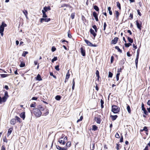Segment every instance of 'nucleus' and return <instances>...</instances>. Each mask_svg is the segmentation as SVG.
<instances>
[{
	"instance_id": "a211bd4d",
	"label": "nucleus",
	"mask_w": 150,
	"mask_h": 150,
	"mask_svg": "<svg viewBox=\"0 0 150 150\" xmlns=\"http://www.w3.org/2000/svg\"><path fill=\"white\" fill-rule=\"evenodd\" d=\"M43 9L44 11H45V12H47L48 10H51V8L50 7L48 6V7L45 6L44 7Z\"/></svg>"
},
{
	"instance_id": "774afa93",
	"label": "nucleus",
	"mask_w": 150,
	"mask_h": 150,
	"mask_svg": "<svg viewBox=\"0 0 150 150\" xmlns=\"http://www.w3.org/2000/svg\"><path fill=\"white\" fill-rule=\"evenodd\" d=\"M3 140L4 142H6V143L7 142V139H6V137H4Z\"/></svg>"
},
{
	"instance_id": "69168bd1",
	"label": "nucleus",
	"mask_w": 150,
	"mask_h": 150,
	"mask_svg": "<svg viewBox=\"0 0 150 150\" xmlns=\"http://www.w3.org/2000/svg\"><path fill=\"white\" fill-rule=\"evenodd\" d=\"M96 89L97 91H98L99 89V88L98 87V84L97 83H96Z\"/></svg>"
},
{
	"instance_id": "b1692460",
	"label": "nucleus",
	"mask_w": 150,
	"mask_h": 150,
	"mask_svg": "<svg viewBox=\"0 0 150 150\" xmlns=\"http://www.w3.org/2000/svg\"><path fill=\"white\" fill-rule=\"evenodd\" d=\"M98 129V127L95 125H93L92 126V130L93 131H97Z\"/></svg>"
},
{
	"instance_id": "dca6fc26",
	"label": "nucleus",
	"mask_w": 150,
	"mask_h": 150,
	"mask_svg": "<svg viewBox=\"0 0 150 150\" xmlns=\"http://www.w3.org/2000/svg\"><path fill=\"white\" fill-rule=\"evenodd\" d=\"M71 141H68L66 143V147H64V148H67V150L68 148L71 146Z\"/></svg>"
},
{
	"instance_id": "e2e57ef3",
	"label": "nucleus",
	"mask_w": 150,
	"mask_h": 150,
	"mask_svg": "<svg viewBox=\"0 0 150 150\" xmlns=\"http://www.w3.org/2000/svg\"><path fill=\"white\" fill-rule=\"evenodd\" d=\"M56 50V48L54 46H53L51 48V50L52 52L55 51Z\"/></svg>"
},
{
	"instance_id": "864d4df0",
	"label": "nucleus",
	"mask_w": 150,
	"mask_h": 150,
	"mask_svg": "<svg viewBox=\"0 0 150 150\" xmlns=\"http://www.w3.org/2000/svg\"><path fill=\"white\" fill-rule=\"evenodd\" d=\"M59 64L55 66V69L56 70L58 71H59V70H60V69H59Z\"/></svg>"
},
{
	"instance_id": "473e14b6",
	"label": "nucleus",
	"mask_w": 150,
	"mask_h": 150,
	"mask_svg": "<svg viewBox=\"0 0 150 150\" xmlns=\"http://www.w3.org/2000/svg\"><path fill=\"white\" fill-rule=\"evenodd\" d=\"M108 11H109V14L110 15H112V11L111 10V7H110V6L108 7Z\"/></svg>"
},
{
	"instance_id": "a19ab883",
	"label": "nucleus",
	"mask_w": 150,
	"mask_h": 150,
	"mask_svg": "<svg viewBox=\"0 0 150 150\" xmlns=\"http://www.w3.org/2000/svg\"><path fill=\"white\" fill-rule=\"evenodd\" d=\"M61 98V97L59 95H57L55 97V99L57 100H60Z\"/></svg>"
},
{
	"instance_id": "393cba45",
	"label": "nucleus",
	"mask_w": 150,
	"mask_h": 150,
	"mask_svg": "<svg viewBox=\"0 0 150 150\" xmlns=\"http://www.w3.org/2000/svg\"><path fill=\"white\" fill-rule=\"evenodd\" d=\"M125 63V62L124 61V59H122L119 62V65L121 67L122 66H123V64Z\"/></svg>"
},
{
	"instance_id": "338daca9",
	"label": "nucleus",
	"mask_w": 150,
	"mask_h": 150,
	"mask_svg": "<svg viewBox=\"0 0 150 150\" xmlns=\"http://www.w3.org/2000/svg\"><path fill=\"white\" fill-rule=\"evenodd\" d=\"M6 147L4 145H3L1 147V150H5Z\"/></svg>"
},
{
	"instance_id": "3c124183",
	"label": "nucleus",
	"mask_w": 150,
	"mask_h": 150,
	"mask_svg": "<svg viewBox=\"0 0 150 150\" xmlns=\"http://www.w3.org/2000/svg\"><path fill=\"white\" fill-rule=\"evenodd\" d=\"M75 13H72L71 14V18L72 19L74 18L75 17Z\"/></svg>"
},
{
	"instance_id": "cd10ccee",
	"label": "nucleus",
	"mask_w": 150,
	"mask_h": 150,
	"mask_svg": "<svg viewBox=\"0 0 150 150\" xmlns=\"http://www.w3.org/2000/svg\"><path fill=\"white\" fill-rule=\"evenodd\" d=\"M124 68V66H122L120 67V69H118L117 70V72L118 73H120V72H122V70Z\"/></svg>"
},
{
	"instance_id": "0eeeda50",
	"label": "nucleus",
	"mask_w": 150,
	"mask_h": 150,
	"mask_svg": "<svg viewBox=\"0 0 150 150\" xmlns=\"http://www.w3.org/2000/svg\"><path fill=\"white\" fill-rule=\"evenodd\" d=\"M136 25L138 29L141 30L142 27V22L140 21L137 20L136 21Z\"/></svg>"
},
{
	"instance_id": "20e7f679",
	"label": "nucleus",
	"mask_w": 150,
	"mask_h": 150,
	"mask_svg": "<svg viewBox=\"0 0 150 150\" xmlns=\"http://www.w3.org/2000/svg\"><path fill=\"white\" fill-rule=\"evenodd\" d=\"M16 120H17V122H18L19 123L21 122L22 121L20 118L16 116L15 117V118L11 119L10 122V124L13 125H14L16 123Z\"/></svg>"
},
{
	"instance_id": "ea45409f",
	"label": "nucleus",
	"mask_w": 150,
	"mask_h": 150,
	"mask_svg": "<svg viewBox=\"0 0 150 150\" xmlns=\"http://www.w3.org/2000/svg\"><path fill=\"white\" fill-rule=\"evenodd\" d=\"M65 6H66L67 7H69L70 8H71V6H70V5H69L68 4H62V5L61 6V7H64Z\"/></svg>"
},
{
	"instance_id": "f8f14e48",
	"label": "nucleus",
	"mask_w": 150,
	"mask_h": 150,
	"mask_svg": "<svg viewBox=\"0 0 150 150\" xmlns=\"http://www.w3.org/2000/svg\"><path fill=\"white\" fill-rule=\"evenodd\" d=\"M90 32L91 34L94 37L93 39H94L97 35L96 33H95L94 31L91 28L90 29Z\"/></svg>"
},
{
	"instance_id": "c03bdc74",
	"label": "nucleus",
	"mask_w": 150,
	"mask_h": 150,
	"mask_svg": "<svg viewBox=\"0 0 150 150\" xmlns=\"http://www.w3.org/2000/svg\"><path fill=\"white\" fill-rule=\"evenodd\" d=\"M36 103L35 102L33 103L30 105V107L31 108H35L36 106Z\"/></svg>"
},
{
	"instance_id": "a18cd8bd",
	"label": "nucleus",
	"mask_w": 150,
	"mask_h": 150,
	"mask_svg": "<svg viewBox=\"0 0 150 150\" xmlns=\"http://www.w3.org/2000/svg\"><path fill=\"white\" fill-rule=\"evenodd\" d=\"M125 47H128L130 46L132 44H131V43H125Z\"/></svg>"
},
{
	"instance_id": "f257e3e1",
	"label": "nucleus",
	"mask_w": 150,
	"mask_h": 150,
	"mask_svg": "<svg viewBox=\"0 0 150 150\" xmlns=\"http://www.w3.org/2000/svg\"><path fill=\"white\" fill-rule=\"evenodd\" d=\"M45 110V112H43V115L46 116L49 114V110L46 108H45L41 105H39L37 107L33 108L31 111V114L35 115L37 117H40L42 114L41 111Z\"/></svg>"
},
{
	"instance_id": "f03ea898",
	"label": "nucleus",
	"mask_w": 150,
	"mask_h": 150,
	"mask_svg": "<svg viewBox=\"0 0 150 150\" xmlns=\"http://www.w3.org/2000/svg\"><path fill=\"white\" fill-rule=\"evenodd\" d=\"M64 134H62L59 139L58 142L61 144L64 145L67 140V137H64Z\"/></svg>"
},
{
	"instance_id": "39448f33",
	"label": "nucleus",
	"mask_w": 150,
	"mask_h": 150,
	"mask_svg": "<svg viewBox=\"0 0 150 150\" xmlns=\"http://www.w3.org/2000/svg\"><path fill=\"white\" fill-rule=\"evenodd\" d=\"M7 25L4 22H2L1 25L0 26V33L2 36L4 35L3 32L4 29V27H6Z\"/></svg>"
},
{
	"instance_id": "e433bc0d",
	"label": "nucleus",
	"mask_w": 150,
	"mask_h": 150,
	"mask_svg": "<svg viewBox=\"0 0 150 150\" xmlns=\"http://www.w3.org/2000/svg\"><path fill=\"white\" fill-rule=\"evenodd\" d=\"M127 111L129 113H131V110L130 107L129 105H128L127 104Z\"/></svg>"
},
{
	"instance_id": "2eb2a0df",
	"label": "nucleus",
	"mask_w": 150,
	"mask_h": 150,
	"mask_svg": "<svg viewBox=\"0 0 150 150\" xmlns=\"http://www.w3.org/2000/svg\"><path fill=\"white\" fill-rule=\"evenodd\" d=\"M115 15H116V17L117 20L119 19V16L120 13L117 11H115Z\"/></svg>"
},
{
	"instance_id": "423d86ee",
	"label": "nucleus",
	"mask_w": 150,
	"mask_h": 150,
	"mask_svg": "<svg viewBox=\"0 0 150 150\" xmlns=\"http://www.w3.org/2000/svg\"><path fill=\"white\" fill-rule=\"evenodd\" d=\"M101 116L99 115H96L94 117V120L98 124H100L101 123L102 119H101Z\"/></svg>"
},
{
	"instance_id": "f3484780",
	"label": "nucleus",
	"mask_w": 150,
	"mask_h": 150,
	"mask_svg": "<svg viewBox=\"0 0 150 150\" xmlns=\"http://www.w3.org/2000/svg\"><path fill=\"white\" fill-rule=\"evenodd\" d=\"M56 147L57 149L59 150H67L66 148L61 147L59 145H56Z\"/></svg>"
},
{
	"instance_id": "052dcab7",
	"label": "nucleus",
	"mask_w": 150,
	"mask_h": 150,
	"mask_svg": "<svg viewBox=\"0 0 150 150\" xmlns=\"http://www.w3.org/2000/svg\"><path fill=\"white\" fill-rule=\"evenodd\" d=\"M107 26V24L106 22H104V23L103 25V30L105 31L106 29V28Z\"/></svg>"
},
{
	"instance_id": "4d7b16f0",
	"label": "nucleus",
	"mask_w": 150,
	"mask_h": 150,
	"mask_svg": "<svg viewBox=\"0 0 150 150\" xmlns=\"http://www.w3.org/2000/svg\"><path fill=\"white\" fill-rule=\"evenodd\" d=\"M57 59V57H54V58L52 60V62H54L55 61H56Z\"/></svg>"
},
{
	"instance_id": "7c9ffc66",
	"label": "nucleus",
	"mask_w": 150,
	"mask_h": 150,
	"mask_svg": "<svg viewBox=\"0 0 150 150\" xmlns=\"http://www.w3.org/2000/svg\"><path fill=\"white\" fill-rule=\"evenodd\" d=\"M133 13H131L130 14L129 16V17L128 18V19L129 20H132L133 19Z\"/></svg>"
},
{
	"instance_id": "4be33fe9",
	"label": "nucleus",
	"mask_w": 150,
	"mask_h": 150,
	"mask_svg": "<svg viewBox=\"0 0 150 150\" xmlns=\"http://www.w3.org/2000/svg\"><path fill=\"white\" fill-rule=\"evenodd\" d=\"M20 116L23 120H24L25 118V112H23L21 113L20 115Z\"/></svg>"
},
{
	"instance_id": "49530a36",
	"label": "nucleus",
	"mask_w": 150,
	"mask_h": 150,
	"mask_svg": "<svg viewBox=\"0 0 150 150\" xmlns=\"http://www.w3.org/2000/svg\"><path fill=\"white\" fill-rule=\"evenodd\" d=\"M100 103L101 108H103L104 107V106L103 105L104 104V101L102 99H101L100 100Z\"/></svg>"
},
{
	"instance_id": "9b49d317",
	"label": "nucleus",
	"mask_w": 150,
	"mask_h": 150,
	"mask_svg": "<svg viewBox=\"0 0 150 150\" xmlns=\"http://www.w3.org/2000/svg\"><path fill=\"white\" fill-rule=\"evenodd\" d=\"M98 13H97L96 12L94 11L93 12V16L94 17L96 21H98Z\"/></svg>"
},
{
	"instance_id": "de8ad7c7",
	"label": "nucleus",
	"mask_w": 150,
	"mask_h": 150,
	"mask_svg": "<svg viewBox=\"0 0 150 150\" xmlns=\"http://www.w3.org/2000/svg\"><path fill=\"white\" fill-rule=\"evenodd\" d=\"M4 97H5L7 98H8L9 97V96L8 95V92L7 91H5V92L4 96Z\"/></svg>"
},
{
	"instance_id": "8fccbe9b",
	"label": "nucleus",
	"mask_w": 150,
	"mask_h": 150,
	"mask_svg": "<svg viewBox=\"0 0 150 150\" xmlns=\"http://www.w3.org/2000/svg\"><path fill=\"white\" fill-rule=\"evenodd\" d=\"M50 76H52L54 79H56L57 78L56 76L54 75L52 72H50Z\"/></svg>"
},
{
	"instance_id": "412c9836",
	"label": "nucleus",
	"mask_w": 150,
	"mask_h": 150,
	"mask_svg": "<svg viewBox=\"0 0 150 150\" xmlns=\"http://www.w3.org/2000/svg\"><path fill=\"white\" fill-rule=\"evenodd\" d=\"M149 147L150 149V141L149 142V143L147 144L145 148L143 150H149Z\"/></svg>"
},
{
	"instance_id": "4468645a",
	"label": "nucleus",
	"mask_w": 150,
	"mask_h": 150,
	"mask_svg": "<svg viewBox=\"0 0 150 150\" xmlns=\"http://www.w3.org/2000/svg\"><path fill=\"white\" fill-rule=\"evenodd\" d=\"M110 117H111L112 120L113 121H114L116 120V119L117 118L118 116L117 115H110Z\"/></svg>"
},
{
	"instance_id": "37998d69",
	"label": "nucleus",
	"mask_w": 150,
	"mask_h": 150,
	"mask_svg": "<svg viewBox=\"0 0 150 150\" xmlns=\"http://www.w3.org/2000/svg\"><path fill=\"white\" fill-rule=\"evenodd\" d=\"M72 90H74V89L75 85V82L74 80V79H73L72 81Z\"/></svg>"
},
{
	"instance_id": "ddd939ff",
	"label": "nucleus",
	"mask_w": 150,
	"mask_h": 150,
	"mask_svg": "<svg viewBox=\"0 0 150 150\" xmlns=\"http://www.w3.org/2000/svg\"><path fill=\"white\" fill-rule=\"evenodd\" d=\"M7 99V98L4 96L2 97V98H1V97L0 96V104H1L2 102H5Z\"/></svg>"
},
{
	"instance_id": "aec40b11",
	"label": "nucleus",
	"mask_w": 150,
	"mask_h": 150,
	"mask_svg": "<svg viewBox=\"0 0 150 150\" xmlns=\"http://www.w3.org/2000/svg\"><path fill=\"white\" fill-rule=\"evenodd\" d=\"M35 79L36 80L38 81H41L42 80V79L41 77V76L39 74H38L36 77H35Z\"/></svg>"
},
{
	"instance_id": "79ce46f5",
	"label": "nucleus",
	"mask_w": 150,
	"mask_h": 150,
	"mask_svg": "<svg viewBox=\"0 0 150 150\" xmlns=\"http://www.w3.org/2000/svg\"><path fill=\"white\" fill-rule=\"evenodd\" d=\"M70 74L69 73V71H68L67 72L66 76V79H68L70 77Z\"/></svg>"
},
{
	"instance_id": "c756f323",
	"label": "nucleus",
	"mask_w": 150,
	"mask_h": 150,
	"mask_svg": "<svg viewBox=\"0 0 150 150\" xmlns=\"http://www.w3.org/2000/svg\"><path fill=\"white\" fill-rule=\"evenodd\" d=\"M25 66V63L23 61H21V64L20 66L21 67H23Z\"/></svg>"
},
{
	"instance_id": "6ab92c4d",
	"label": "nucleus",
	"mask_w": 150,
	"mask_h": 150,
	"mask_svg": "<svg viewBox=\"0 0 150 150\" xmlns=\"http://www.w3.org/2000/svg\"><path fill=\"white\" fill-rule=\"evenodd\" d=\"M143 131H145L146 132H148V127H144L143 129H141L140 130V132H143Z\"/></svg>"
},
{
	"instance_id": "680f3d73",
	"label": "nucleus",
	"mask_w": 150,
	"mask_h": 150,
	"mask_svg": "<svg viewBox=\"0 0 150 150\" xmlns=\"http://www.w3.org/2000/svg\"><path fill=\"white\" fill-rule=\"evenodd\" d=\"M114 57L113 56H112L111 57L110 63L111 64L114 61Z\"/></svg>"
},
{
	"instance_id": "5fc2aeb1",
	"label": "nucleus",
	"mask_w": 150,
	"mask_h": 150,
	"mask_svg": "<svg viewBox=\"0 0 150 150\" xmlns=\"http://www.w3.org/2000/svg\"><path fill=\"white\" fill-rule=\"evenodd\" d=\"M120 75V73H118L116 75V80L118 81L119 80V76Z\"/></svg>"
},
{
	"instance_id": "09e8293b",
	"label": "nucleus",
	"mask_w": 150,
	"mask_h": 150,
	"mask_svg": "<svg viewBox=\"0 0 150 150\" xmlns=\"http://www.w3.org/2000/svg\"><path fill=\"white\" fill-rule=\"evenodd\" d=\"M115 48L118 51L122 53V50L120 49L119 47L118 46H116L115 47Z\"/></svg>"
},
{
	"instance_id": "1a4fd4ad",
	"label": "nucleus",
	"mask_w": 150,
	"mask_h": 150,
	"mask_svg": "<svg viewBox=\"0 0 150 150\" xmlns=\"http://www.w3.org/2000/svg\"><path fill=\"white\" fill-rule=\"evenodd\" d=\"M84 40L85 42L86 43V44H87L88 45L91 47H96V45L93 44L91 42L88 40L86 39H85Z\"/></svg>"
},
{
	"instance_id": "bb28decb",
	"label": "nucleus",
	"mask_w": 150,
	"mask_h": 150,
	"mask_svg": "<svg viewBox=\"0 0 150 150\" xmlns=\"http://www.w3.org/2000/svg\"><path fill=\"white\" fill-rule=\"evenodd\" d=\"M94 9H95L97 12H98V13H99V9L98 7L96 5H94L93 7Z\"/></svg>"
},
{
	"instance_id": "6e6d98bb",
	"label": "nucleus",
	"mask_w": 150,
	"mask_h": 150,
	"mask_svg": "<svg viewBox=\"0 0 150 150\" xmlns=\"http://www.w3.org/2000/svg\"><path fill=\"white\" fill-rule=\"evenodd\" d=\"M138 61V59L136 58L135 60V63L136 64V66L137 68V64Z\"/></svg>"
},
{
	"instance_id": "72a5a7b5",
	"label": "nucleus",
	"mask_w": 150,
	"mask_h": 150,
	"mask_svg": "<svg viewBox=\"0 0 150 150\" xmlns=\"http://www.w3.org/2000/svg\"><path fill=\"white\" fill-rule=\"evenodd\" d=\"M81 19L84 23H85L86 22L87 20L86 19L85 17L83 15H82L81 16Z\"/></svg>"
},
{
	"instance_id": "7ed1b4c3",
	"label": "nucleus",
	"mask_w": 150,
	"mask_h": 150,
	"mask_svg": "<svg viewBox=\"0 0 150 150\" xmlns=\"http://www.w3.org/2000/svg\"><path fill=\"white\" fill-rule=\"evenodd\" d=\"M120 111V108L116 105H112L111 107V111L114 113H119Z\"/></svg>"
},
{
	"instance_id": "bf43d9fd",
	"label": "nucleus",
	"mask_w": 150,
	"mask_h": 150,
	"mask_svg": "<svg viewBox=\"0 0 150 150\" xmlns=\"http://www.w3.org/2000/svg\"><path fill=\"white\" fill-rule=\"evenodd\" d=\"M83 118V116H81L80 117V119H79L77 121V122L78 123L79 122L82 121V120Z\"/></svg>"
},
{
	"instance_id": "5701e85b",
	"label": "nucleus",
	"mask_w": 150,
	"mask_h": 150,
	"mask_svg": "<svg viewBox=\"0 0 150 150\" xmlns=\"http://www.w3.org/2000/svg\"><path fill=\"white\" fill-rule=\"evenodd\" d=\"M121 148V145L120 144L117 143L116 144V146H115V148L117 150H120Z\"/></svg>"
},
{
	"instance_id": "a878e982",
	"label": "nucleus",
	"mask_w": 150,
	"mask_h": 150,
	"mask_svg": "<svg viewBox=\"0 0 150 150\" xmlns=\"http://www.w3.org/2000/svg\"><path fill=\"white\" fill-rule=\"evenodd\" d=\"M126 37L127 38L129 42H130V43H132L133 40L131 38L127 36V35H125Z\"/></svg>"
},
{
	"instance_id": "f704fd0d",
	"label": "nucleus",
	"mask_w": 150,
	"mask_h": 150,
	"mask_svg": "<svg viewBox=\"0 0 150 150\" xmlns=\"http://www.w3.org/2000/svg\"><path fill=\"white\" fill-rule=\"evenodd\" d=\"M9 75V74H1L0 76L2 78H4Z\"/></svg>"
},
{
	"instance_id": "c85d7f7f",
	"label": "nucleus",
	"mask_w": 150,
	"mask_h": 150,
	"mask_svg": "<svg viewBox=\"0 0 150 150\" xmlns=\"http://www.w3.org/2000/svg\"><path fill=\"white\" fill-rule=\"evenodd\" d=\"M13 129V128H10L8 129V131L7 134V135L8 136L11 134V132H12Z\"/></svg>"
},
{
	"instance_id": "58836bf2",
	"label": "nucleus",
	"mask_w": 150,
	"mask_h": 150,
	"mask_svg": "<svg viewBox=\"0 0 150 150\" xmlns=\"http://www.w3.org/2000/svg\"><path fill=\"white\" fill-rule=\"evenodd\" d=\"M28 53V52L27 51H24L22 54V56L23 57H25L26 55Z\"/></svg>"
},
{
	"instance_id": "603ef678",
	"label": "nucleus",
	"mask_w": 150,
	"mask_h": 150,
	"mask_svg": "<svg viewBox=\"0 0 150 150\" xmlns=\"http://www.w3.org/2000/svg\"><path fill=\"white\" fill-rule=\"evenodd\" d=\"M113 76V74L111 72H109L108 77L109 78H112Z\"/></svg>"
},
{
	"instance_id": "0e129e2a",
	"label": "nucleus",
	"mask_w": 150,
	"mask_h": 150,
	"mask_svg": "<svg viewBox=\"0 0 150 150\" xmlns=\"http://www.w3.org/2000/svg\"><path fill=\"white\" fill-rule=\"evenodd\" d=\"M115 136L116 138H119L120 137L119 135L117 132L116 133V134L115 135Z\"/></svg>"
},
{
	"instance_id": "6e6552de",
	"label": "nucleus",
	"mask_w": 150,
	"mask_h": 150,
	"mask_svg": "<svg viewBox=\"0 0 150 150\" xmlns=\"http://www.w3.org/2000/svg\"><path fill=\"white\" fill-rule=\"evenodd\" d=\"M80 52L82 55L83 56H85L86 55V51L85 48L84 46H82L80 48Z\"/></svg>"
},
{
	"instance_id": "9d476101",
	"label": "nucleus",
	"mask_w": 150,
	"mask_h": 150,
	"mask_svg": "<svg viewBox=\"0 0 150 150\" xmlns=\"http://www.w3.org/2000/svg\"><path fill=\"white\" fill-rule=\"evenodd\" d=\"M119 38L117 37H115L113 40H112L111 41V45H115L116 44Z\"/></svg>"
},
{
	"instance_id": "2f4dec72",
	"label": "nucleus",
	"mask_w": 150,
	"mask_h": 150,
	"mask_svg": "<svg viewBox=\"0 0 150 150\" xmlns=\"http://www.w3.org/2000/svg\"><path fill=\"white\" fill-rule=\"evenodd\" d=\"M117 6L118 8L120 10H121V7L120 3L119 1H117L116 2Z\"/></svg>"
},
{
	"instance_id": "4c0bfd02",
	"label": "nucleus",
	"mask_w": 150,
	"mask_h": 150,
	"mask_svg": "<svg viewBox=\"0 0 150 150\" xmlns=\"http://www.w3.org/2000/svg\"><path fill=\"white\" fill-rule=\"evenodd\" d=\"M23 12L25 15L26 17H27V15L28 14V12L26 10H24L23 11Z\"/></svg>"
},
{
	"instance_id": "c9c22d12",
	"label": "nucleus",
	"mask_w": 150,
	"mask_h": 150,
	"mask_svg": "<svg viewBox=\"0 0 150 150\" xmlns=\"http://www.w3.org/2000/svg\"><path fill=\"white\" fill-rule=\"evenodd\" d=\"M42 12L43 13L42 17L44 18H45L47 17V16L46 15L45 12V11H44L43 10H42Z\"/></svg>"
},
{
	"instance_id": "13d9d810",
	"label": "nucleus",
	"mask_w": 150,
	"mask_h": 150,
	"mask_svg": "<svg viewBox=\"0 0 150 150\" xmlns=\"http://www.w3.org/2000/svg\"><path fill=\"white\" fill-rule=\"evenodd\" d=\"M44 21L46 22H48L50 21L51 19L50 18H44Z\"/></svg>"
}]
</instances>
